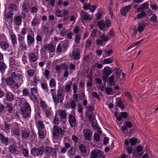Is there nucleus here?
Masks as SVG:
<instances>
[{
    "mask_svg": "<svg viewBox=\"0 0 158 158\" xmlns=\"http://www.w3.org/2000/svg\"><path fill=\"white\" fill-rule=\"evenodd\" d=\"M62 89L59 88L57 89V94H56V89H52L51 90V92L52 97V99L54 102L57 104L59 103H62L64 100V98Z\"/></svg>",
    "mask_w": 158,
    "mask_h": 158,
    "instance_id": "f257e3e1",
    "label": "nucleus"
},
{
    "mask_svg": "<svg viewBox=\"0 0 158 158\" xmlns=\"http://www.w3.org/2000/svg\"><path fill=\"white\" fill-rule=\"evenodd\" d=\"M27 29L25 28H23L20 34L17 35L18 36V40L19 44V47L21 48L22 50H26L27 46L24 41L25 35L26 34Z\"/></svg>",
    "mask_w": 158,
    "mask_h": 158,
    "instance_id": "f03ea898",
    "label": "nucleus"
},
{
    "mask_svg": "<svg viewBox=\"0 0 158 158\" xmlns=\"http://www.w3.org/2000/svg\"><path fill=\"white\" fill-rule=\"evenodd\" d=\"M22 115L25 118H27L31 116V109L29 103L25 102L23 104L21 109Z\"/></svg>",
    "mask_w": 158,
    "mask_h": 158,
    "instance_id": "7ed1b4c3",
    "label": "nucleus"
},
{
    "mask_svg": "<svg viewBox=\"0 0 158 158\" xmlns=\"http://www.w3.org/2000/svg\"><path fill=\"white\" fill-rule=\"evenodd\" d=\"M52 135L54 138L58 139L64 135L65 131L62 129L60 126L54 125L53 128Z\"/></svg>",
    "mask_w": 158,
    "mask_h": 158,
    "instance_id": "20e7f679",
    "label": "nucleus"
},
{
    "mask_svg": "<svg viewBox=\"0 0 158 158\" xmlns=\"http://www.w3.org/2000/svg\"><path fill=\"white\" fill-rule=\"evenodd\" d=\"M43 146H41L38 148L34 147L31 148V153L34 157L42 155L43 153Z\"/></svg>",
    "mask_w": 158,
    "mask_h": 158,
    "instance_id": "39448f33",
    "label": "nucleus"
},
{
    "mask_svg": "<svg viewBox=\"0 0 158 158\" xmlns=\"http://www.w3.org/2000/svg\"><path fill=\"white\" fill-rule=\"evenodd\" d=\"M102 152L99 149L93 150L91 152V156L89 158H100L102 156Z\"/></svg>",
    "mask_w": 158,
    "mask_h": 158,
    "instance_id": "423d86ee",
    "label": "nucleus"
},
{
    "mask_svg": "<svg viewBox=\"0 0 158 158\" xmlns=\"http://www.w3.org/2000/svg\"><path fill=\"white\" fill-rule=\"evenodd\" d=\"M1 80L2 82L5 81L6 84L9 86H12L15 83V81L11 77H9L6 78L4 77L1 78Z\"/></svg>",
    "mask_w": 158,
    "mask_h": 158,
    "instance_id": "0eeeda50",
    "label": "nucleus"
},
{
    "mask_svg": "<svg viewBox=\"0 0 158 158\" xmlns=\"http://www.w3.org/2000/svg\"><path fill=\"white\" fill-rule=\"evenodd\" d=\"M81 17L82 20V23L84 22L83 20L90 21L92 19V17L90 16L86 12L83 10H82L81 12Z\"/></svg>",
    "mask_w": 158,
    "mask_h": 158,
    "instance_id": "6e6552de",
    "label": "nucleus"
},
{
    "mask_svg": "<svg viewBox=\"0 0 158 158\" xmlns=\"http://www.w3.org/2000/svg\"><path fill=\"white\" fill-rule=\"evenodd\" d=\"M5 98L4 101H7L10 102H12L15 99V96L11 92L7 91Z\"/></svg>",
    "mask_w": 158,
    "mask_h": 158,
    "instance_id": "1a4fd4ad",
    "label": "nucleus"
},
{
    "mask_svg": "<svg viewBox=\"0 0 158 158\" xmlns=\"http://www.w3.org/2000/svg\"><path fill=\"white\" fill-rule=\"evenodd\" d=\"M59 115L60 117V120L62 123H65L67 119L66 117L67 114L65 111L63 110H60Z\"/></svg>",
    "mask_w": 158,
    "mask_h": 158,
    "instance_id": "9d476101",
    "label": "nucleus"
},
{
    "mask_svg": "<svg viewBox=\"0 0 158 158\" xmlns=\"http://www.w3.org/2000/svg\"><path fill=\"white\" fill-rule=\"evenodd\" d=\"M131 9V5L123 7L120 10V12L122 16L126 17V14L128 13Z\"/></svg>",
    "mask_w": 158,
    "mask_h": 158,
    "instance_id": "9b49d317",
    "label": "nucleus"
},
{
    "mask_svg": "<svg viewBox=\"0 0 158 158\" xmlns=\"http://www.w3.org/2000/svg\"><path fill=\"white\" fill-rule=\"evenodd\" d=\"M68 118L69 122L71 127H74L77 125L75 117L72 114H70Z\"/></svg>",
    "mask_w": 158,
    "mask_h": 158,
    "instance_id": "f8f14e48",
    "label": "nucleus"
},
{
    "mask_svg": "<svg viewBox=\"0 0 158 158\" xmlns=\"http://www.w3.org/2000/svg\"><path fill=\"white\" fill-rule=\"evenodd\" d=\"M0 140L3 144L7 146L9 144V139L8 137H5L2 134L0 133Z\"/></svg>",
    "mask_w": 158,
    "mask_h": 158,
    "instance_id": "ddd939ff",
    "label": "nucleus"
},
{
    "mask_svg": "<svg viewBox=\"0 0 158 158\" xmlns=\"http://www.w3.org/2000/svg\"><path fill=\"white\" fill-rule=\"evenodd\" d=\"M29 60L30 62H34L37 61L38 57L34 53H28Z\"/></svg>",
    "mask_w": 158,
    "mask_h": 158,
    "instance_id": "4468645a",
    "label": "nucleus"
},
{
    "mask_svg": "<svg viewBox=\"0 0 158 158\" xmlns=\"http://www.w3.org/2000/svg\"><path fill=\"white\" fill-rule=\"evenodd\" d=\"M102 72L103 75L105 76V77H108L113 72V71L108 66L104 68Z\"/></svg>",
    "mask_w": 158,
    "mask_h": 158,
    "instance_id": "2eb2a0df",
    "label": "nucleus"
},
{
    "mask_svg": "<svg viewBox=\"0 0 158 158\" xmlns=\"http://www.w3.org/2000/svg\"><path fill=\"white\" fill-rule=\"evenodd\" d=\"M132 126V124L130 122L128 121L126 122L125 125L121 127L120 130L123 132L127 129V128H130Z\"/></svg>",
    "mask_w": 158,
    "mask_h": 158,
    "instance_id": "dca6fc26",
    "label": "nucleus"
},
{
    "mask_svg": "<svg viewBox=\"0 0 158 158\" xmlns=\"http://www.w3.org/2000/svg\"><path fill=\"white\" fill-rule=\"evenodd\" d=\"M43 152H44L47 156H49L53 152V148L48 146H43Z\"/></svg>",
    "mask_w": 158,
    "mask_h": 158,
    "instance_id": "f3484780",
    "label": "nucleus"
},
{
    "mask_svg": "<svg viewBox=\"0 0 158 158\" xmlns=\"http://www.w3.org/2000/svg\"><path fill=\"white\" fill-rule=\"evenodd\" d=\"M7 68V66L4 62V60H0V71L1 73H3Z\"/></svg>",
    "mask_w": 158,
    "mask_h": 158,
    "instance_id": "a211bd4d",
    "label": "nucleus"
},
{
    "mask_svg": "<svg viewBox=\"0 0 158 158\" xmlns=\"http://www.w3.org/2000/svg\"><path fill=\"white\" fill-rule=\"evenodd\" d=\"M22 10L24 11L28 12L30 10V4L29 3L24 2L22 5Z\"/></svg>",
    "mask_w": 158,
    "mask_h": 158,
    "instance_id": "6ab92c4d",
    "label": "nucleus"
},
{
    "mask_svg": "<svg viewBox=\"0 0 158 158\" xmlns=\"http://www.w3.org/2000/svg\"><path fill=\"white\" fill-rule=\"evenodd\" d=\"M27 41L28 45L33 44L35 42V39L34 37L29 35L27 37Z\"/></svg>",
    "mask_w": 158,
    "mask_h": 158,
    "instance_id": "aec40b11",
    "label": "nucleus"
},
{
    "mask_svg": "<svg viewBox=\"0 0 158 158\" xmlns=\"http://www.w3.org/2000/svg\"><path fill=\"white\" fill-rule=\"evenodd\" d=\"M11 103H7L5 108L8 113L9 114H12L13 111V108Z\"/></svg>",
    "mask_w": 158,
    "mask_h": 158,
    "instance_id": "412c9836",
    "label": "nucleus"
},
{
    "mask_svg": "<svg viewBox=\"0 0 158 158\" xmlns=\"http://www.w3.org/2000/svg\"><path fill=\"white\" fill-rule=\"evenodd\" d=\"M10 39L12 43L13 46H15V45L17 44L16 36L15 34L13 33L10 35Z\"/></svg>",
    "mask_w": 158,
    "mask_h": 158,
    "instance_id": "4be33fe9",
    "label": "nucleus"
},
{
    "mask_svg": "<svg viewBox=\"0 0 158 158\" xmlns=\"http://www.w3.org/2000/svg\"><path fill=\"white\" fill-rule=\"evenodd\" d=\"M21 136L23 138H29L30 133L29 132L27 131L26 129L24 130H21Z\"/></svg>",
    "mask_w": 158,
    "mask_h": 158,
    "instance_id": "5701e85b",
    "label": "nucleus"
},
{
    "mask_svg": "<svg viewBox=\"0 0 158 158\" xmlns=\"http://www.w3.org/2000/svg\"><path fill=\"white\" fill-rule=\"evenodd\" d=\"M9 152L13 154L16 153L17 150L16 148L13 145H10L8 147Z\"/></svg>",
    "mask_w": 158,
    "mask_h": 158,
    "instance_id": "b1692460",
    "label": "nucleus"
},
{
    "mask_svg": "<svg viewBox=\"0 0 158 158\" xmlns=\"http://www.w3.org/2000/svg\"><path fill=\"white\" fill-rule=\"evenodd\" d=\"M63 14L64 18L62 20L63 21L67 20L69 18V11L68 10H63Z\"/></svg>",
    "mask_w": 158,
    "mask_h": 158,
    "instance_id": "393cba45",
    "label": "nucleus"
},
{
    "mask_svg": "<svg viewBox=\"0 0 158 158\" xmlns=\"http://www.w3.org/2000/svg\"><path fill=\"white\" fill-rule=\"evenodd\" d=\"M22 75L18 72L16 73L15 72H13L11 75L12 78H15V79L20 80Z\"/></svg>",
    "mask_w": 158,
    "mask_h": 158,
    "instance_id": "a878e982",
    "label": "nucleus"
},
{
    "mask_svg": "<svg viewBox=\"0 0 158 158\" xmlns=\"http://www.w3.org/2000/svg\"><path fill=\"white\" fill-rule=\"evenodd\" d=\"M43 110L45 112L46 117L47 118L49 117L51 114V108L48 106Z\"/></svg>",
    "mask_w": 158,
    "mask_h": 158,
    "instance_id": "bb28decb",
    "label": "nucleus"
},
{
    "mask_svg": "<svg viewBox=\"0 0 158 158\" xmlns=\"http://www.w3.org/2000/svg\"><path fill=\"white\" fill-rule=\"evenodd\" d=\"M97 25L101 30H103L105 27V24L103 22V20H102L97 23Z\"/></svg>",
    "mask_w": 158,
    "mask_h": 158,
    "instance_id": "cd10ccee",
    "label": "nucleus"
},
{
    "mask_svg": "<svg viewBox=\"0 0 158 158\" xmlns=\"http://www.w3.org/2000/svg\"><path fill=\"white\" fill-rule=\"evenodd\" d=\"M0 46L1 48L4 50H6L9 47V45L7 43L3 41L1 42Z\"/></svg>",
    "mask_w": 158,
    "mask_h": 158,
    "instance_id": "c85d7f7f",
    "label": "nucleus"
},
{
    "mask_svg": "<svg viewBox=\"0 0 158 158\" xmlns=\"http://www.w3.org/2000/svg\"><path fill=\"white\" fill-rule=\"evenodd\" d=\"M114 61L113 57L105 59L103 61V64H108L112 63Z\"/></svg>",
    "mask_w": 158,
    "mask_h": 158,
    "instance_id": "c756f323",
    "label": "nucleus"
},
{
    "mask_svg": "<svg viewBox=\"0 0 158 158\" xmlns=\"http://www.w3.org/2000/svg\"><path fill=\"white\" fill-rule=\"evenodd\" d=\"M114 76L113 74L110 77H109V82H108V83H109V85L110 86H112L116 85V84L114 83Z\"/></svg>",
    "mask_w": 158,
    "mask_h": 158,
    "instance_id": "7c9ffc66",
    "label": "nucleus"
},
{
    "mask_svg": "<svg viewBox=\"0 0 158 158\" xmlns=\"http://www.w3.org/2000/svg\"><path fill=\"white\" fill-rule=\"evenodd\" d=\"M13 15V13L12 11H9L7 12L5 15V16L7 19H10L11 22L12 21V18Z\"/></svg>",
    "mask_w": 158,
    "mask_h": 158,
    "instance_id": "2f4dec72",
    "label": "nucleus"
},
{
    "mask_svg": "<svg viewBox=\"0 0 158 158\" xmlns=\"http://www.w3.org/2000/svg\"><path fill=\"white\" fill-rule=\"evenodd\" d=\"M15 24L18 26H20L22 22V18L19 15L16 16L15 17Z\"/></svg>",
    "mask_w": 158,
    "mask_h": 158,
    "instance_id": "473e14b6",
    "label": "nucleus"
},
{
    "mask_svg": "<svg viewBox=\"0 0 158 158\" xmlns=\"http://www.w3.org/2000/svg\"><path fill=\"white\" fill-rule=\"evenodd\" d=\"M76 152L75 148H73V147L71 148L68 151V155L69 156H73L75 154Z\"/></svg>",
    "mask_w": 158,
    "mask_h": 158,
    "instance_id": "72a5a7b5",
    "label": "nucleus"
},
{
    "mask_svg": "<svg viewBox=\"0 0 158 158\" xmlns=\"http://www.w3.org/2000/svg\"><path fill=\"white\" fill-rule=\"evenodd\" d=\"M87 73H89L87 75V77L89 79V80H91L93 79V74L92 70L89 68H88V69L86 72Z\"/></svg>",
    "mask_w": 158,
    "mask_h": 158,
    "instance_id": "f704fd0d",
    "label": "nucleus"
},
{
    "mask_svg": "<svg viewBox=\"0 0 158 158\" xmlns=\"http://www.w3.org/2000/svg\"><path fill=\"white\" fill-rule=\"evenodd\" d=\"M146 16V14L144 11H141L140 13L137 15V19H140L145 17Z\"/></svg>",
    "mask_w": 158,
    "mask_h": 158,
    "instance_id": "c9c22d12",
    "label": "nucleus"
},
{
    "mask_svg": "<svg viewBox=\"0 0 158 158\" xmlns=\"http://www.w3.org/2000/svg\"><path fill=\"white\" fill-rule=\"evenodd\" d=\"M72 54L73 56L74 60H79L80 58V55L78 52L73 51Z\"/></svg>",
    "mask_w": 158,
    "mask_h": 158,
    "instance_id": "e433bc0d",
    "label": "nucleus"
},
{
    "mask_svg": "<svg viewBox=\"0 0 158 158\" xmlns=\"http://www.w3.org/2000/svg\"><path fill=\"white\" fill-rule=\"evenodd\" d=\"M79 149L81 152L85 153L86 152V149L83 144H81L79 146Z\"/></svg>",
    "mask_w": 158,
    "mask_h": 158,
    "instance_id": "4c0bfd02",
    "label": "nucleus"
},
{
    "mask_svg": "<svg viewBox=\"0 0 158 158\" xmlns=\"http://www.w3.org/2000/svg\"><path fill=\"white\" fill-rule=\"evenodd\" d=\"M36 94L34 93H30L29 95L30 98L33 102H36L38 101L37 98L35 95Z\"/></svg>",
    "mask_w": 158,
    "mask_h": 158,
    "instance_id": "58836bf2",
    "label": "nucleus"
},
{
    "mask_svg": "<svg viewBox=\"0 0 158 158\" xmlns=\"http://www.w3.org/2000/svg\"><path fill=\"white\" fill-rule=\"evenodd\" d=\"M114 70L115 71V73L116 75V77L119 79L121 76V70L118 68H116Z\"/></svg>",
    "mask_w": 158,
    "mask_h": 158,
    "instance_id": "ea45409f",
    "label": "nucleus"
},
{
    "mask_svg": "<svg viewBox=\"0 0 158 158\" xmlns=\"http://www.w3.org/2000/svg\"><path fill=\"white\" fill-rule=\"evenodd\" d=\"M60 121L59 117H58L57 114H56L53 119V123L55 125L57 126L59 123Z\"/></svg>",
    "mask_w": 158,
    "mask_h": 158,
    "instance_id": "a19ab883",
    "label": "nucleus"
},
{
    "mask_svg": "<svg viewBox=\"0 0 158 158\" xmlns=\"http://www.w3.org/2000/svg\"><path fill=\"white\" fill-rule=\"evenodd\" d=\"M47 45V48L51 52H54L55 50V47L54 45L52 44H46Z\"/></svg>",
    "mask_w": 158,
    "mask_h": 158,
    "instance_id": "79ce46f5",
    "label": "nucleus"
},
{
    "mask_svg": "<svg viewBox=\"0 0 158 158\" xmlns=\"http://www.w3.org/2000/svg\"><path fill=\"white\" fill-rule=\"evenodd\" d=\"M88 118L90 122H92L93 121H95V117L92 113H90L88 116Z\"/></svg>",
    "mask_w": 158,
    "mask_h": 158,
    "instance_id": "37998d69",
    "label": "nucleus"
},
{
    "mask_svg": "<svg viewBox=\"0 0 158 158\" xmlns=\"http://www.w3.org/2000/svg\"><path fill=\"white\" fill-rule=\"evenodd\" d=\"M9 9L10 10V11H12L13 10H15L17 9V6L14 3H11L9 6Z\"/></svg>",
    "mask_w": 158,
    "mask_h": 158,
    "instance_id": "c03bdc74",
    "label": "nucleus"
},
{
    "mask_svg": "<svg viewBox=\"0 0 158 158\" xmlns=\"http://www.w3.org/2000/svg\"><path fill=\"white\" fill-rule=\"evenodd\" d=\"M84 135L85 139L90 140L91 139L92 133H91L90 131L89 132H86L84 133Z\"/></svg>",
    "mask_w": 158,
    "mask_h": 158,
    "instance_id": "a18cd8bd",
    "label": "nucleus"
},
{
    "mask_svg": "<svg viewBox=\"0 0 158 158\" xmlns=\"http://www.w3.org/2000/svg\"><path fill=\"white\" fill-rule=\"evenodd\" d=\"M40 23L39 20L36 18H34L31 22V24L32 26L35 27L36 25H38Z\"/></svg>",
    "mask_w": 158,
    "mask_h": 158,
    "instance_id": "49530a36",
    "label": "nucleus"
},
{
    "mask_svg": "<svg viewBox=\"0 0 158 158\" xmlns=\"http://www.w3.org/2000/svg\"><path fill=\"white\" fill-rule=\"evenodd\" d=\"M100 39L102 40L103 42H106L109 40L108 35L103 34L100 36Z\"/></svg>",
    "mask_w": 158,
    "mask_h": 158,
    "instance_id": "de8ad7c7",
    "label": "nucleus"
},
{
    "mask_svg": "<svg viewBox=\"0 0 158 158\" xmlns=\"http://www.w3.org/2000/svg\"><path fill=\"white\" fill-rule=\"evenodd\" d=\"M37 125L38 129H39V128H40L41 129H43L45 127L43 122L41 120H39L38 122Z\"/></svg>",
    "mask_w": 158,
    "mask_h": 158,
    "instance_id": "09e8293b",
    "label": "nucleus"
},
{
    "mask_svg": "<svg viewBox=\"0 0 158 158\" xmlns=\"http://www.w3.org/2000/svg\"><path fill=\"white\" fill-rule=\"evenodd\" d=\"M116 105L121 109H123L124 108V105L121 99L118 101L116 103Z\"/></svg>",
    "mask_w": 158,
    "mask_h": 158,
    "instance_id": "8fccbe9b",
    "label": "nucleus"
},
{
    "mask_svg": "<svg viewBox=\"0 0 158 158\" xmlns=\"http://www.w3.org/2000/svg\"><path fill=\"white\" fill-rule=\"evenodd\" d=\"M49 85L50 87L53 88L56 85V82L53 78H51L49 81Z\"/></svg>",
    "mask_w": 158,
    "mask_h": 158,
    "instance_id": "3c124183",
    "label": "nucleus"
},
{
    "mask_svg": "<svg viewBox=\"0 0 158 158\" xmlns=\"http://www.w3.org/2000/svg\"><path fill=\"white\" fill-rule=\"evenodd\" d=\"M81 35L80 34H77L75 36V42L76 44H79L80 42V40L81 39Z\"/></svg>",
    "mask_w": 158,
    "mask_h": 158,
    "instance_id": "603ef678",
    "label": "nucleus"
},
{
    "mask_svg": "<svg viewBox=\"0 0 158 158\" xmlns=\"http://www.w3.org/2000/svg\"><path fill=\"white\" fill-rule=\"evenodd\" d=\"M22 93L24 96H29L30 95L29 89L27 88L24 89L22 91Z\"/></svg>",
    "mask_w": 158,
    "mask_h": 158,
    "instance_id": "864d4df0",
    "label": "nucleus"
},
{
    "mask_svg": "<svg viewBox=\"0 0 158 158\" xmlns=\"http://www.w3.org/2000/svg\"><path fill=\"white\" fill-rule=\"evenodd\" d=\"M61 11L60 9L56 10L55 11V15L58 17H62L63 15L61 14Z\"/></svg>",
    "mask_w": 158,
    "mask_h": 158,
    "instance_id": "5fc2aeb1",
    "label": "nucleus"
},
{
    "mask_svg": "<svg viewBox=\"0 0 158 158\" xmlns=\"http://www.w3.org/2000/svg\"><path fill=\"white\" fill-rule=\"evenodd\" d=\"M22 152L23 156L25 157L28 156L29 151L27 149L23 148L22 149Z\"/></svg>",
    "mask_w": 158,
    "mask_h": 158,
    "instance_id": "6e6d98bb",
    "label": "nucleus"
},
{
    "mask_svg": "<svg viewBox=\"0 0 158 158\" xmlns=\"http://www.w3.org/2000/svg\"><path fill=\"white\" fill-rule=\"evenodd\" d=\"M38 135L39 138L42 139L44 138V131L41 129H38Z\"/></svg>",
    "mask_w": 158,
    "mask_h": 158,
    "instance_id": "4d7b16f0",
    "label": "nucleus"
},
{
    "mask_svg": "<svg viewBox=\"0 0 158 158\" xmlns=\"http://www.w3.org/2000/svg\"><path fill=\"white\" fill-rule=\"evenodd\" d=\"M129 142L131 146L134 145L137 142V139L133 137L132 138L130 139Z\"/></svg>",
    "mask_w": 158,
    "mask_h": 158,
    "instance_id": "13d9d810",
    "label": "nucleus"
},
{
    "mask_svg": "<svg viewBox=\"0 0 158 158\" xmlns=\"http://www.w3.org/2000/svg\"><path fill=\"white\" fill-rule=\"evenodd\" d=\"M157 17L155 14H153L150 19V21L153 23H156L157 22Z\"/></svg>",
    "mask_w": 158,
    "mask_h": 158,
    "instance_id": "bf43d9fd",
    "label": "nucleus"
},
{
    "mask_svg": "<svg viewBox=\"0 0 158 158\" xmlns=\"http://www.w3.org/2000/svg\"><path fill=\"white\" fill-rule=\"evenodd\" d=\"M72 82H70L69 83L67 84L65 87V91L68 92L69 91L71 88Z\"/></svg>",
    "mask_w": 158,
    "mask_h": 158,
    "instance_id": "052dcab7",
    "label": "nucleus"
},
{
    "mask_svg": "<svg viewBox=\"0 0 158 158\" xmlns=\"http://www.w3.org/2000/svg\"><path fill=\"white\" fill-rule=\"evenodd\" d=\"M41 85L43 89L45 90L46 92H48V89L47 83H42L41 84Z\"/></svg>",
    "mask_w": 158,
    "mask_h": 158,
    "instance_id": "680f3d73",
    "label": "nucleus"
},
{
    "mask_svg": "<svg viewBox=\"0 0 158 158\" xmlns=\"http://www.w3.org/2000/svg\"><path fill=\"white\" fill-rule=\"evenodd\" d=\"M142 9L143 10V11L145 9H148L149 7V3L148 2H146L142 5Z\"/></svg>",
    "mask_w": 158,
    "mask_h": 158,
    "instance_id": "e2e57ef3",
    "label": "nucleus"
},
{
    "mask_svg": "<svg viewBox=\"0 0 158 158\" xmlns=\"http://www.w3.org/2000/svg\"><path fill=\"white\" fill-rule=\"evenodd\" d=\"M27 75L29 77H31L35 73V71L33 69H30L27 71Z\"/></svg>",
    "mask_w": 158,
    "mask_h": 158,
    "instance_id": "0e129e2a",
    "label": "nucleus"
},
{
    "mask_svg": "<svg viewBox=\"0 0 158 158\" xmlns=\"http://www.w3.org/2000/svg\"><path fill=\"white\" fill-rule=\"evenodd\" d=\"M40 106L42 108V110L45 109V108L48 107L45 102L42 100L40 101Z\"/></svg>",
    "mask_w": 158,
    "mask_h": 158,
    "instance_id": "69168bd1",
    "label": "nucleus"
},
{
    "mask_svg": "<svg viewBox=\"0 0 158 158\" xmlns=\"http://www.w3.org/2000/svg\"><path fill=\"white\" fill-rule=\"evenodd\" d=\"M125 95L127 97L130 101H132V97L129 92L127 91L124 93Z\"/></svg>",
    "mask_w": 158,
    "mask_h": 158,
    "instance_id": "338daca9",
    "label": "nucleus"
},
{
    "mask_svg": "<svg viewBox=\"0 0 158 158\" xmlns=\"http://www.w3.org/2000/svg\"><path fill=\"white\" fill-rule=\"evenodd\" d=\"M13 134L15 135L19 136L20 135L19 130L18 128H15L13 130Z\"/></svg>",
    "mask_w": 158,
    "mask_h": 158,
    "instance_id": "774afa93",
    "label": "nucleus"
}]
</instances>
